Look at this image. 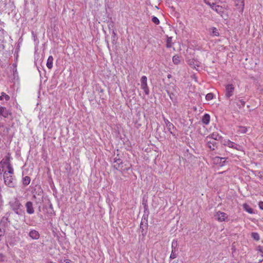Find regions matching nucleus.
<instances>
[{
  "label": "nucleus",
  "mask_w": 263,
  "mask_h": 263,
  "mask_svg": "<svg viewBox=\"0 0 263 263\" xmlns=\"http://www.w3.org/2000/svg\"><path fill=\"white\" fill-rule=\"evenodd\" d=\"M9 205L12 210H13L16 214L21 215L24 212L22 209L23 205L17 198H15L14 200L10 201Z\"/></svg>",
  "instance_id": "1"
},
{
  "label": "nucleus",
  "mask_w": 263,
  "mask_h": 263,
  "mask_svg": "<svg viewBox=\"0 0 263 263\" xmlns=\"http://www.w3.org/2000/svg\"><path fill=\"white\" fill-rule=\"evenodd\" d=\"M4 179L5 184L9 187H14L16 185V180L13 175H10L6 173V171L4 173Z\"/></svg>",
  "instance_id": "2"
},
{
  "label": "nucleus",
  "mask_w": 263,
  "mask_h": 263,
  "mask_svg": "<svg viewBox=\"0 0 263 263\" xmlns=\"http://www.w3.org/2000/svg\"><path fill=\"white\" fill-rule=\"evenodd\" d=\"M163 120L165 125L166 128L170 133L172 135L173 137L175 138H177V130L175 126L170 122L167 119L163 118Z\"/></svg>",
  "instance_id": "3"
},
{
  "label": "nucleus",
  "mask_w": 263,
  "mask_h": 263,
  "mask_svg": "<svg viewBox=\"0 0 263 263\" xmlns=\"http://www.w3.org/2000/svg\"><path fill=\"white\" fill-rule=\"evenodd\" d=\"M113 163L114 168L121 172L129 169V167H124L123 161L119 158H114Z\"/></svg>",
  "instance_id": "4"
},
{
  "label": "nucleus",
  "mask_w": 263,
  "mask_h": 263,
  "mask_svg": "<svg viewBox=\"0 0 263 263\" xmlns=\"http://www.w3.org/2000/svg\"><path fill=\"white\" fill-rule=\"evenodd\" d=\"M235 86L233 84H227L225 86L224 97L229 99L234 95Z\"/></svg>",
  "instance_id": "5"
},
{
  "label": "nucleus",
  "mask_w": 263,
  "mask_h": 263,
  "mask_svg": "<svg viewBox=\"0 0 263 263\" xmlns=\"http://www.w3.org/2000/svg\"><path fill=\"white\" fill-rule=\"evenodd\" d=\"M208 5L213 10L216 12L218 14L223 17V14H224V11L222 6L220 5H216L214 3H208Z\"/></svg>",
  "instance_id": "6"
},
{
  "label": "nucleus",
  "mask_w": 263,
  "mask_h": 263,
  "mask_svg": "<svg viewBox=\"0 0 263 263\" xmlns=\"http://www.w3.org/2000/svg\"><path fill=\"white\" fill-rule=\"evenodd\" d=\"M214 217L219 222H223L228 220V216L226 213L218 211L214 214Z\"/></svg>",
  "instance_id": "7"
},
{
  "label": "nucleus",
  "mask_w": 263,
  "mask_h": 263,
  "mask_svg": "<svg viewBox=\"0 0 263 263\" xmlns=\"http://www.w3.org/2000/svg\"><path fill=\"white\" fill-rule=\"evenodd\" d=\"M223 144L225 146H227L229 147L236 149L238 151H241L242 149L241 146L229 140H224L223 141Z\"/></svg>",
  "instance_id": "8"
},
{
  "label": "nucleus",
  "mask_w": 263,
  "mask_h": 263,
  "mask_svg": "<svg viewBox=\"0 0 263 263\" xmlns=\"http://www.w3.org/2000/svg\"><path fill=\"white\" fill-rule=\"evenodd\" d=\"M12 112L9 109L2 106H0V116L5 118H9L12 117Z\"/></svg>",
  "instance_id": "9"
},
{
  "label": "nucleus",
  "mask_w": 263,
  "mask_h": 263,
  "mask_svg": "<svg viewBox=\"0 0 263 263\" xmlns=\"http://www.w3.org/2000/svg\"><path fill=\"white\" fill-rule=\"evenodd\" d=\"M141 89H142L144 90L145 93L146 95H149V90L147 84V77L145 76H143L142 77L141 79Z\"/></svg>",
  "instance_id": "10"
},
{
  "label": "nucleus",
  "mask_w": 263,
  "mask_h": 263,
  "mask_svg": "<svg viewBox=\"0 0 263 263\" xmlns=\"http://www.w3.org/2000/svg\"><path fill=\"white\" fill-rule=\"evenodd\" d=\"M235 6L237 8L238 11L242 13L244 10L245 7V1L244 0H234Z\"/></svg>",
  "instance_id": "11"
},
{
  "label": "nucleus",
  "mask_w": 263,
  "mask_h": 263,
  "mask_svg": "<svg viewBox=\"0 0 263 263\" xmlns=\"http://www.w3.org/2000/svg\"><path fill=\"white\" fill-rule=\"evenodd\" d=\"M26 212L29 214H32L34 213L33 203L31 201H27L25 204Z\"/></svg>",
  "instance_id": "12"
},
{
  "label": "nucleus",
  "mask_w": 263,
  "mask_h": 263,
  "mask_svg": "<svg viewBox=\"0 0 263 263\" xmlns=\"http://www.w3.org/2000/svg\"><path fill=\"white\" fill-rule=\"evenodd\" d=\"M29 236L33 239H38L40 235L38 231L35 230H31L29 233Z\"/></svg>",
  "instance_id": "13"
},
{
  "label": "nucleus",
  "mask_w": 263,
  "mask_h": 263,
  "mask_svg": "<svg viewBox=\"0 0 263 263\" xmlns=\"http://www.w3.org/2000/svg\"><path fill=\"white\" fill-rule=\"evenodd\" d=\"M172 251L178 252V243L177 239H173L172 242Z\"/></svg>",
  "instance_id": "14"
},
{
  "label": "nucleus",
  "mask_w": 263,
  "mask_h": 263,
  "mask_svg": "<svg viewBox=\"0 0 263 263\" xmlns=\"http://www.w3.org/2000/svg\"><path fill=\"white\" fill-rule=\"evenodd\" d=\"M242 207L245 211L247 212L249 214H253V209L247 203H243L242 205Z\"/></svg>",
  "instance_id": "15"
},
{
  "label": "nucleus",
  "mask_w": 263,
  "mask_h": 263,
  "mask_svg": "<svg viewBox=\"0 0 263 263\" xmlns=\"http://www.w3.org/2000/svg\"><path fill=\"white\" fill-rule=\"evenodd\" d=\"M110 32L112 33V36H111L112 43L113 44H116L117 43V42L118 40V37L117 36V34L115 32V30L114 29H112L111 31Z\"/></svg>",
  "instance_id": "16"
},
{
  "label": "nucleus",
  "mask_w": 263,
  "mask_h": 263,
  "mask_svg": "<svg viewBox=\"0 0 263 263\" xmlns=\"http://www.w3.org/2000/svg\"><path fill=\"white\" fill-rule=\"evenodd\" d=\"M210 121V116L208 114H205L202 117V122L203 124L205 125H208Z\"/></svg>",
  "instance_id": "17"
},
{
  "label": "nucleus",
  "mask_w": 263,
  "mask_h": 263,
  "mask_svg": "<svg viewBox=\"0 0 263 263\" xmlns=\"http://www.w3.org/2000/svg\"><path fill=\"white\" fill-rule=\"evenodd\" d=\"M53 61V58L52 56L50 55L47 59V63H46L47 67L49 69H51L52 68Z\"/></svg>",
  "instance_id": "18"
},
{
  "label": "nucleus",
  "mask_w": 263,
  "mask_h": 263,
  "mask_svg": "<svg viewBox=\"0 0 263 263\" xmlns=\"http://www.w3.org/2000/svg\"><path fill=\"white\" fill-rule=\"evenodd\" d=\"M221 138V136L217 133H213L210 136L207 137L206 140L209 138H212L214 140H218Z\"/></svg>",
  "instance_id": "19"
},
{
  "label": "nucleus",
  "mask_w": 263,
  "mask_h": 263,
  "mask_svg": "<svg viewBox=\"0 0 263 263\" xmlns=\"http://www.w3.org/2000/svg\"><path fill=\"white\" fill-rule=\"evenodd\" d=\"M30 181V177L27 176H25V177H23L22 179L23 184L24 186H27L28 184H29Z\"/></svg>",
  "instance_id": "20"
},
{
  "label": "nucleus",
  "mask_w": 263,
  "mask_h": 263,
  "mask_svg": "<svg viewBox=\"0 0 263 263\" xmlns=\"http://www.w3.org/2000/svg\"><path fill=\"white\" fill-rule=\"evenodd\" d=\"M216 144V142L215 141H208L206 146L210 148L211 150H214V147L215 146V145Z\"/></svg>",
  "instance_id": "21"
},
{
  "label": "nucleus",
  "mask_w": 263,
  "mask_h": 263,
  "mask_svg": "<svg viewBox=\"0 0 263 263\" xmlns=\"http://www.w3.org/2000/svg\"><path fill=\"white\" fill-rule=\"evenodd\" d=\"M5 100L6 101H8L10 100V97L9 95H7L5 92H2L0 96V101H3Z\"/></svg>",
  "instance_id": "22"
},
{
  "label": "nucleus",
  "mask_w": 263,
  "mask_h": 263,
  "mask_svg": "<svg viewBox=\"0 0 263 263\" xmlns=\"http://www.w3.org/2000/svg\"><path fill=\"white\" fill-rule=\"evenodd\" d=\"M248 131V128L245 126H238L237 132L240 134H245Z\"/></svg>",
  "instance_id": "23"
},
{
  "label": "nucleus",
  "mask_w": 263,
  "mask_h": 263,
  "mask_svg": "<svg viewBox=\"0 0 263 263\" xmlns=\"http://www.w3.org/2000/svg\"><path fill=\"white\" fill-rule=\"evenodd\" d=\"M172 37H167L166 40V47L168 48H170L172 47Z\"/></svg>",
  "instance_id": "24"
},
{
  "label": "nucleus",
  "mask_w": 263,
  "mask_h": 263,
  "mask_svg": "<svg viewBox=\"0 0 263 263\" xmlns=\"http://www.w3.org/2000/svg\"><path fill=\"white\" fill-rule=\"evenodd\" d=\"M167 93L168 95L169 96L171 100L173 102H175L176 101V96L174 93H173L172 92H170V91L169 90H167Z\"/></svg>",
  "instance_id": "25"
},
{
  "label": "nucleus",
  "mask_w": 263,
  "mask_h": 263,
  "mask_svg": "<svg viewBox=\"0 0 263 263\" xmlns=\"http://www.w3.org/2000/svg\"><path fill=\"white\" fill-rule=\"evenodd\" d=\"M8 171L6 172V173H9L10 175H13L14 173L13 168L11 163L8 164V166H7Z\"/></svg>",
  "instance_id": "26"
},
{
  "label": "nucleus",
  "mask_w": 263,
  "mask_h": 263,
  "mask_svg": "<svg viewBox=\"0 0 263 263\" xmlns=\"http://www.w3.org/2000/svg\"><path fill=\"white\" fill-rule=\"evenodd\" d=\"M173 63L175 64H178L180 62V57L178 55H175L173 57Z\"/></svg>",
  "instance_id": "27"
},
{
  "label": "nucleus",
  "mask_w": 263,
  "mask_h": 263,
  "mask_svg": "<svg viewBox=\"0 0 263 263\" xmlns=\"http://www.w3.org/2000/svg\"><path fill=\"white\" fill-rule=\"evenodd\" d=\"M10 128L8 127H5L4 126V128L2 129V131H3V133H0V135L2 136H5L8 134L9 132Z\"/></svg>",
  "instance_id": "28"
},
{
  "label": "nucleus",
  "mask_w": 263,
  "mask_h": 263,
  "mask_svg": "<svg viewBox=\"0 0 263 263\" xmlns=\"http://www.w3.org/2000/svg\"><path fill=\"white\" fill-rule=\"evenodd\" d=\"M252 237L255 240H259L260 237L259 234L256 232H253L251 234Z\"/></svg>",
  "instance_id": "29"
},
{
  "label": "nucleus",
  "mask_w": 263,
  "mask_h": 263,
  "mask_svg": "<svg viewBox=\"0 0 263 263\" xmlns=\"http://www.w3.org/2000/svg\"><path fill=\"white\" fill-rule=\"evenodd\" d=\"M178 254V252L172 251L171 254L170 256V258L171 259H175L177 257Z\"/></svg>",
  "instance_id": "30"
},
{
  "label": "nucleus",
  "mask_w": 263,
  "mask_h": 263,
  "mask_svg": "<svg viewBox=\"0 0 263 263\" xmlns=\"http://www.w3.org/2000/svg\"><path fill=\"white\" fill-rule=\"evenodd\" d=\"M212 34L214 36H218L219 35V33L218 31V30L215 27L212 28Z\"/></svg>",
  "instance_id": "31"
},
{
  "label": "nucleus",
  "mask_w": 263,
  "mask_h": 263,
  "mask_svg": "<svg viewBox=\"0 0 263 263\" xmlns=\"http://www.w3.org/2000/svg\"><path fill=\"white\" fill-rule=\"evenodd\" d=\"M152 21L156 25H159L160 23L159 20L155 16H153L152 18Z\"/></svg>",
  "instance_id": "32"
},
{
  "label": "nucleus",
  "mask_w": 263,
  "mask_h": 263,
  "mask_svg": "<svg viewBox=\"0 0 263 263\" xmlns=\"http://www.w3.org/2000/svg\"><path fill=\"white\" fill-rule=\"evenodd\" d=\"M214 95L213 93H209L205 96V99L207 101H210L213 99Z\"/></svg>",
  "instance_id": "33"
},
{
  "label": "nucleus",
  "mask_w": 263,
  "mask_h": 263,
  "mask_svg": "<svg viewBox=\"0 0 263 263\" xmlns=\"http://www.w3.org/2000/svg\"><path fill=\"white\" fill-rule=\"evenodd\" d=\"M257 250L260 253V255L262 257L263 256V248L262 247L260 246H258L257 247Z\"/></svg>",
  "instance_id": "34"
},
{
  "label": "nucleus",
  "mask_w": 263,
  "mask_h": 263,
  "mask_svg": "<svg viewBox=\"0 0 263 263\" xmlns=\"http://www.w3.org/2000/svg\"><path fill=\"white\" fill-rule=\"evenodd\" d=\"M5 233V230L4 229L0 228V241L2 240V237L3 236Z\"/></svg>",
  "instance_id": "35"
},
{
  "label": "nucleus",
  "mask_w": 263,
  "mask_h": 263,
  "mask_svg": "<svg viewBox=\"0 0 263 263\" xmlns=\"http://www.w3.org/2000/svg\"><path fill=\"white\" fill-rule=\"evenodd\" d=\"M204 3L208 5V3H214V4H215L216 3V0H204Z\"/></svg>",
  "instance_id": "36"
},
{
  "label": "nucleus",
  "mask_w": 263,
  "mask_h": 263,
  "mask_svg": "<svg viewBox=\"0 0 263 263\" xmlns=\"http://www.w3.org/2000/svg\"><path fill=\"white\" fill-rule=\"evenodd\" d=\"M4 163L5 164H6L7 166H8V164L10 163V157L9 156H7L6 157V160H5V161Z\"/></svg>",
  "instance_id": "37"
},
{
  "label": "nucleus",
  "mask_w": 263,
  "mask_h": 263,
  "mask_svg": "<svg viewBox=\"0 0 263 263\" xmlns=\"http://www.w3.org/2000/svg\"><path fill=\"white\" fill-rule=\"evenodd\" d=\"M6 257L3 254H0V261H4L5 260Z\"/></svg>",
  "instance_id": "38"
},
{
  "label": "nucleus",
  "mask_w": 263,
  "mask_h": 263,
  "mask_svg": "<svg viewBox=\"0 0 263 263\" xmlns=\"http://www.w3.org/2000/svg\"><path fill=\"white\" fill-rule=\"evenodd\" d=\"M108 28H109V32H111V29H113V28H114V23L112 22L110 23L108 25Z\"/></svg>",
  "instance_id": "39"
},
{
  "label": "nucleus",
  "mask_w": 263,
  "mask_h": 263,
  "mask_svg": "<svg viewBox=\"0 0 263 263\" xmlns=\"http://www.w3.org/2000/svg\"><path fill=\"white\" fill-rule=\"evenodd\" d=\"M4 128V125L3 123H1L0 122V133H3L4 132L2 131V129Z\"/></svg>",
  "instance_id": "40"
},
{
  "label": "nucleus",
  "mask_w": 263,
  "mask_h": 263,
  "mask_svg": "<svg viewBox=\"0 0 263 263\" xmlns=\"http://www.w3.org/2000/svg\"><path fill=\"white\" fill-rule=\"evenodd\" d=\"M258 205L261 210H263V201L259 202L258 203Z\"/></svg>",
  "instance_id": "41"
},
{
  "label": "nucleus",
  "mask_w": 263,
  "mask_h": 263,
  "mask_svg": "<svg viewBox=\"0 0 263 263\" xmlns=\"http://www.w3.org/2000/svg\"><path fill=\"white\" fill-rule=\"evenodd\" d=\"M62 263H72L70 259H65L63 260Z\"/></svg>",
  "instance_id": "42"
},
{
  "label": "nucleus",
  "mask_w": 263,
  "mask_h": 263,
  "mask_svg": "<svg viewBox=\"0 0 263 263\" xmlns=\"http://www.w3.org/2000/svg\"><path fill=\"white\" fill-rule=\"evenodd\" d=\"M239 101H240L241 105L242 106H244L245 105V101H243L242 100H240Z\"/></svg>",
  "instance_id": "43"
},
{
  "label": "nucleus",
  "mask_w": 263,
  "mask_h": 263,
  "mask_svg": "<svg viewBox=\"0 0 263 263\" xmlns=\"http://www.w3.org/2000/svg\"><path fill=\"white\" fill-rule=\"evenodd\" d=\"M217 159H220L221 161L223 160V162H225L226 158H220V157H217Z\"/></svg>",
  "instance_id": "44"
},
{
  "label": "nucleus",
  "mask_w": 263,
  "mask_h": 263,
  "mask_svg": "<svg viewBox=\"0 0 263 263\" xmlns=\"http://www.w3.org/2000/svg\"><path fill=\"white\" fill-rule=\"evenodd\" d=\"M167 78H168V79L171 78H172V75H171V74H168L167 75Z\"/></svg>",
  "instance_id": "45"
},
{
  "label": "nucleus",
  "mask_w": 263,
  "mask_h": 263,
  "mask_svg": "<svg viewBox=\"0 0 263 263\" xmlns=\"http://www.w3.org/2000/svg\"><path fill=\"white\" fill-rule=\"evenodd\" d=\"M3 220H4L5 219L6 220H8V218L7 217H3V218H2Z\"/></svg>",
  "instance_id": "46"
},
{
  "label": "nucleus",
  "mask_w": 263,
  "mask_h": 263,
  "mask_svg": "<svg viewBox=\"0 0 263 263\" xmlns=\"http://www.w3.org/2000/svg\"><path fill=\"white\" fill-rule=\"evenodd\" d=\"M107 47L109 48V42L108 41H106Z\"/></svg>",
  "instance_id": "47"
},
{
  "label": "nucleus",
  "mask_w": 263,
  "mask_h": 263,
  "mask_svg": "<svg viewBox=\"0 0 263 263\" xmlns=\"http://www.w3.org/2000/svg\"><path fill=\"white\" fill-rule=\"evenodd\" d=\"M140 228L143 229V227H142V224H141H141H140Z\"/></svg>",
  "instance_id": "48"
},
{
  "label": "nucleus",
  "mask_w": 263,
  "mask_h": 263,
  "mask_svg": "<svg viewBox=\"0 0 263 263\" xmlns=\"http://www.w3.org/2000/svg\"><path fill=\"white\" fill-rule=\"evenodd\" d=\"M2 30L3 31V30L0 27V31Z\"/></svg>",
  "instance_id": "49"
},
{
  "label": "nucleus",
  "mask_w": 263,
  "mask_h": 263,
  "mask_svg": "<svg viewBox=\"0 0 263 263\" xmlns=\"http://www.w3.org/2000/svg\"><path fill=\"white\" fill-rule=\"evenodd\" d=\"M16 71V69L15 68V70H14V71Z\"/></svg>",
  "instance_id": "50"
},
{
  "label": "nucleus",
  "mask_w": 263,
  "mask_h": 263,
  "mask_svg": "<svg viewBox=\"0 0 263 263\" xmlns=\"http://www.w3.org/2000/svg\"><path fill=\"white\" fill-rule=\"evenodd\" d=\"M16 71V69L15 68V70H14V71Z\"/></svg>",
  "instance_id": "51"
}]
</instances>
